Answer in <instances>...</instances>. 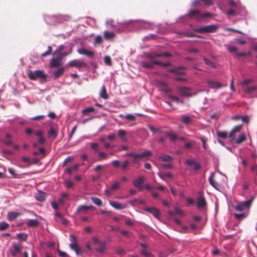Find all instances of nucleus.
<instances>
[{"mask_svg": "<svg viewBox=\"0 0 257 257\" xmlns=\"http://www.w3.org/2000/svg\"><path fill=\"white\" fill-rule=\"evenodd\" d=\"M35 142L33 143V155H42L43 156L46 155V150L42 146L46 142V140L44 137L43 132L39 130L35 132Z\"/></svg>", "mask_w": 257, "mask_h": 257, "instance_id": "1", "label": "nucleus"}, {"mask_svg": "<svg viewBox=\"0 0 257 257\" xmlns=\"http://www.w3.org/2000/svg\"><path fill=\"white\" fill-rule=\"evenodd\" d=\"M152 155L151 152L147 151L142 154H136L134 153H128L125 155L126 157H133V159L132 161V164H136L138 163L139 160L143 158L150 156Z\"/></svg>", "mask_w": 257, "mask_h": 257, "instance_id": "2", "label": "nucleus"}, {"mask_svg": "<svg viewBox=\"0 0 257 257\" xmlns=\"http://www.w3.org/2000/svg\"><path fill=\"white\" fill-rule=\"evenodd\" d=\"M70 237L71 243L69 244V247L72 250L75 251L77 255H82L84 251L79 246L76 236L74 234H71Z\"/></svg>", "mask_w": 257, "mask_h": 257, "instance_id": "3", "label": "nucleus"}, {"mask_svg": "<svg viewBox=\"0 0 257 257\" xmlns=\"http://www.w3.org/2000/svg\"><path fill=\"white\" fill-rule=\"evenodd\" d=\"M218 27L215 25H209L195 29L194 31L199 33H214L218 29Z\"/></svg>", "mask_w": 257, "mask_h": 257, "instance_id": "4", "label": "nucleus"}, {"mask_svg": "<svg viewBox=\"0 0 257 257\" xmlns=\"http://www.w3.org/2000/svg\"><path fill=\"white\" fill-rule=\"evenodd\" d=\"M172 56V54L168 52H165V53H156V52H150L147 53L145 54L146 58L150 59L153 60L155 59L157 57H168Z\"/></svg>", "mask_w": 257, "mask_h": 257, "instance_id": "5", "label": "nucleus"}, {"mask_svg": "<svg viewBox=\"0 0 257 257\" xmlns=\"http://www.w3.org/2000/svg\"><path fill=\"white\" fill-rule=\"evenodd\" d=\"M252 201V199H251L238 204L234 207V209L237 211H242L246 209H248L251 204Z\"/></svg>", "mask_w": 257, "mask_h": 257, "instance_id": "6", "label": "nucleus"}, {"mask_svg": "<svg viewBox=\"0 0 257 257\" xmlns=\"http://www.w3.org/2000/svg\"><path fill=\"white\" fill-rule=\"evenodd\" d=\"M67 66L69 67H74L78 69L81 68H86L87 67L86 63L83 60H74L70 61Z\"/></svg>", "mask_w": 257, "mask_h": 257, "instance_id": "7", "label": "nucleus"}, {"mask_svg": "<svg viewBox=\"0 0 257 257\" xmlns=\"http://www.w3.org/2000/svg\"><path fill=\"white\" fill-rule=\"evenodd\" d=\"M47 76L42 70H37L33 72V80L40 79L42 82L47 81Z\"/></svg>", "mask_w": 257, "mask_h": 257, "instance_id": "8", "label": "nucleus"}, {"mask_svg": "<svg viewBox=\"0 0 257 257\" xmlns=\"http://www.w3.org/2000/svg\"><path fill=\"white\" fill-rule=\"evenodd\" d=\"M210 184L215 189L219 190L221 187V184L217 180L215 177L214 173H212L208 179Z\"/></svg>", "mask_w": 257, "mask_h": 257, "instance_id": "9", "label": "nucleus"}, {"mask_svg": "<svg viewBox=\"0 0 257 257\" xmlns=\"http://www.w3.org/2000/svg\"><path fill=\"white\" fill-rule=\"evenodd\" d=\"M191 89L189 87H181L179 88V91L180 93L184 96L185 97H191L195 95L197 93H191L190 92Z\"/></svg>", "mask_w": 257, "mask_h": 257, "instance_id": "10", "label": "nucleus"}, {"mask_svg": "<svg viewBox=\"0 0 257 257\" xmlns=\"http://www.w3.org/2000/svg\"><path fill=\"white\" fill-rule=\"evenodd\" d=\"M242 127V124L237 125L235 126L232 130L230 131V132L229 134V138L230 139L231 141H234L235 138V136L236 135V134L238 133L240 130L241 129Z\"/></svg>", "mask_w": 257, "mask_h": 257, "instance_id": "11", "label": "nucleus"}, {"mask_svg": "<svg viewBox=\"0 0 257 257\" xmlns=\"http://www.w3.org/2000/svg\"><path fill=\"white\" fill-rule=\"evenodd\" d=\"M145 181L144 177L139 176L137 179L133 181V185L139 190H142L144 187V183Z\"/></svg>", "mask_w": 257, "mask_h": 257, "instance_id": "12", "label": "nucleus"}, {"mask_svg": "<svg viewBox=\"0 0 257 257\" xmlns=\"http://www.w3.org/2000/svg\"><path fill=\"white\" fill-rule=\"evenodd\" d=\"M93 208L94 207L92 205H82L78 207L77 209V212L81 214H86L88 212V210H92Z\"/></svg>", "mask_w": 257, "mask_h": 257, "instance_id": "13", "label": "nucleus"}, {"mask_svg": "<svg viewBox=\"0 0 257 257\" xmlns=\"http://www.w3.org/2000/svg\"><path fill=\"white\" fill-rule=\"evenodd\" d=\"M21 251V244L20 243H14L13 244V248L11 249L10 252L13 256H17Z\"/></svg>", "mask_w": 257, "mask_h": 257, "instance_id": "14", "label": "nucleus"}, {"mask_svg": "<svg viewBox=\"0 0 257 257\" xmlns=\"http://www.w3.org/2000/svg\"><path fill=\"white\" fill-rule=\"evenodd\" d=\"M109 204L114 208L121 210L127 207L126 204H120L116 201H109Z\"/></svg>", "mask_w": 257, "mask_h": 257, "instance_id": "15", "label": "nucleus"}, {"mask_svg": "<svg viewBox=\"0 0 257 257\" xmlns=\"http://www.w3.org/2000/svg\"><path fill=\"white\" fill-rule=\"evenodd\" d=\"M157 61L151 60L150 62L142 61L141 62L142 67L145 69H152L154 68Z\"/></svg>", "mask_w": 257, "mask_h": 257, "instance_id": "16", "label": "nucleus"}, {"mask_svg": "<svg viewBox=\"0 0 257 257\" xmlns=\"http://www.w3.org/2000/svg\"><path fill=\"white\" fill-rule=\"evenodd\" d=\"M186 164L188 166H192L195 170H199L201 167L200 165L193 159L187 160Z\"/></svg>", "mask_w": 257, "mask_h": 257, "instance_id": "17", "label": "nucleus"}, {"mask_svg": "<svg viewBox=\"0 0 257 257\" xmlns=\"http://www.w3.org/2000/svg\"><path fill=\"white\" fill-rule=\"evenodd\" d=\"M207 83L211 88H220L222 87V85L220 83L216 81L208 80Z\"/></svg>", "mask_w": 257, "mask_h": 257, "instance_id": "18", "label": "nucleus"}, {"mask_svg": "<svg viewBox=\"0 0 257 257\" xmlns=\"http://www.w3.org/2000/svg\"><path fill=\"white\" fill-rule=\"evenodd\" d=\"M197 206L198 208H203L206 205V201L205 198L200 196L197 199Z\"/></svg>", "mask_w": 257, "mask_h": 257, "instance_id": "19", "label": "nucleus"}, {"mask_svg": "<svg viewBox=\"0 0 257 257\" xmlns=\"http://www.w3.org/2000/svg\"><path fill=\"white\" fill-rule=\"evenodd\" d=\"M61 65L62 62L59 61L55 57L52 58L49 63V66L51 68L59 67Z\"/></svg>", "mask_w": 257, "mask_h": 257, "instance_id": "20", "label": "nucleus"}, {"mask_svg": "<svg viewBox=\"0 0 257 257\" xmlns=\"http://www.w3.org/2000/svg\"><path fill=\"white\" fill-rule=\"evenodd\" d=\"M127 132L126 131L123 130H119L118 131L117 135L121 140L123 142H126L127 141V138L126 137Z\"/></svg>", "mask_w": 257, "mask_h": 257, "instance_id": "21", "label": "nucleus"}, {"mask_svg": "<svg viewBox=\"0 0 257 257\" xmlns=\"http://www.w3.org/2000/svg\"><path fill=\"white\" fill-rule=\"evenodd\" d=\"M146 211L152 213L156 218H158L160 216L159 211L155 208H146Z\"/></svg>", "mask_w": 257, "mask_h": 257, "instance_id": "22", "label": "nucleus"}, {"mask_svg": "<svg viewBox=\"0 0 257 257\" xmlns=\"http://www.w3.org/2000/svg\"><path fill=\"white\" fill-rule=\"evenodd\" d=\"M104 37L107 40H112L115 37V34L112 32L105 31L104 32Z\"/></svg>", "mask_w": 257, "mask_h": 257, "instance_id": "23", "label": "nucleus"}, {"mask_svg": "<svg viewBox=\"0 0 257 257\" xmlns=\"http://www.w3.org/2000/svg\"><path fill=\"white\" fill-rule=\"evenodd\" d=\"M64 72V68L63 67H59L57 70L54 71L53 75L55 78H58Z\"/></svg>", "mask_w": 257, "mask_h": 257, "instance_id": "24", "label": "nucleus"}, {"mask_svg": "<svg viewBox=\"0 0 257 257\" xmlns=\"http://www.w3.org/2000/svg\"><path fill=\"white\" fill-rule=\"evenodd\" d=\"M97 245L99 247L96 249V251L100 253H104L106 250V243L104 242H101Z\"/></svg>", "mask_w": 257, "mask_h": 257, "instance_id": "25", "label": "nucleus"}, {"mask_svg": "<svg viewBox=\"0 0 257 257\" xmlns=\"http://www.w3.org/2000/svg\"><path fill=\"white\" fill-rule=\"evenodd\" d=\"M242 90L244 92V93L246 94H250L251 93L254 92L257 89L256 86H246L244 87V88L242 89Z\"/></svg>", "mask_w": 257, "mask_h": 257, "instance_id": "26", "label": "nucleus"}, {"mask_svg": "<svg viewBox=\"0 0 257 257\" xmlns=\"http://www.w3.org/2000/svg\"><path fill=\"white\" fill-rule=\"evenodd\" d=\"M20 215L21 213L19 212H10L8 214V219L10 221H13L16 218H17Z\"/></svg>", "mask_w": 257, "mask_h": 257, "instance_id": "27", "label": "nucleus"}, {"mask_svg": "<svg viewBox=\"0 0 257 257\" xmlns=\"http://www.w3.org/2000/svg\"><path fill=\"white\" fill-rule=\"evenodd\" d=\"M78 52L83 55H86L88 57H92L93 56V53L92 51H88L85 49L82 48L78 50Z\"/></svg>", "mask_w": 257, "mask_h": 257, "instance_id": "28", "label": "nucleus"}, {"mask_svg": "<svg viewBox=\"0 0 257 257\" xmlns=\"http://www.w3.org/2000/svg\"><path fill=\"white\" fill-rule=\"evenodd\" d=\"M188 16L190 18H200V13L198 10H191L188 14Z\"/></svg>", "mask_w": 257, "mask_h": 257, "instance_id": "29", "label": "nucleus"}, {"mask_svg": "<svg viewBox=\"0 0 257 257\" xmlns=\"http://www.w3.org/2000/svg\"><path fill=\"white\" fill-rule=\"evenodd\" d=\"M246 139V136L244 134H241L237 138H236L234 141L237 144H240L245 141Z\"/></svg>", "mask_w": 257, "mask_h": 257, "instance_id": "30", "label": "nucleus"}, {"mask_svg": "<svg viewBox=\"0 0 257 257\" xmlns=\"http://www.w3.org/2000/svg\"><path fill=\"white\" fill-rule=\"evenodd\" d=\"M99 95L101 98H102L104 99H106L108 98V95L106 92V88L104 85L102 86Z\"/></svg>", "mask_w": 257, "mask_h": 257, "instance_id": "31", "label": "nucleus"}, {"mask_svg": "<svg viewBox=\"0 0 257 257\" xmlns=\"http://www.w3.org/2000/svg\"><path fill=\"white\" fill-rule=\"evenodd\" d=\"M45 193L42 191H39L37 194L36 195L35 198L39 201H43L45 200Z\"/></svg>", "mask_w": 257, "mask_h": 257, "instance_id": "32", "label": "nucleus"}, {"mask_svg": "<svg viewBox=\"0 0 257 257\" xmlns=\"http://www.w3.org/2000/svg\"><path fill=\"white\" fill-rule=\"evenodd\" d=\"M165 135L169 138L171 142H174L177 141L178 136L176 134L170 132H166Z\"/></svg>", "mask_w": 257, "mask_h": 257, "instance_id": "33", "label": "nucleus"}, {"mask_svg": "<svg viewBox=\"0 0 257 257\" xmlns=\"http://www.w3.org/2000/svg\"><path fill=\"white\" fill-rule=\"evenodd\" d=\"M181 121L185 124H189L191 122L192 119L189 116L182 115L181 116Z\"/></svg>", "mask_w": 257, "mask_h": 257, "instance_id": "34", "label": "nucleus"}, {"mask_svg": "<svg viewBox=\"0 0 257 257\" xmlns=\"http://www.w3.org/2000/svg\"><path fill=\"white\" fill-rule=\"evenodd\" d=\"M120 117L121 118H124L126 119L129 121H134L136 120V117L135 115L132 114H127L125 115L121 114L120 115Z\"/></svg>", "mask_w": 257, "mask_h": 257, "instance_id": "35", "label": "nucleus"}, {"mask_svg": "<svg viewBox=\"0 0 257 257\" xmlns=\"http://www.w3.org/2000/svg\"><path fill=\"white\" fill-rule=\"evenodd\" d=\"M159 158L160 160L166 162H171L173 159L172 157L166 154L162 155Z\"/></svg>", "mask_w": 257, "mask_h": 257, "instance_id": "36", "label": "nucleus"}, {"mask_svg": "<svg viewBox=\"0 0 257 257\" xmlns=\"http://www.w3.org/2000/svg\"><path fill=\"white\" fill-rule=\"evenodd\" d=\"M159 176L163 180H165L166 177H168L171 178L173 177V175L171 173H167L165 174H162L161 173H158Z\"/></svg>", "mask_w": 257, "mask_h": 257, "instance_id": "37", "label": "nucleus"}, {"mask_svg": "<svg viewBox=\"0 0 257 257\" xmlns=\"http://www.w3.org/2000/svg\"><path fill=\"white\" fill-rule=\"evenodd\" d=\"M253 80L251 79H247L240 83V85L242 87V89L244 88V87L247 86V85L252 82Z\"/></svg>", "mask_w": 257, "mask_h": 257, "instance_id": "38", "label": "nucleus"}, {"mask_svg": "<svg viewBox=\"0 0 257 257\" xmlns=\"http://www.w3.org/2000/svg\"><path fill=\"white\" fill-rule=\"evenodd\" d=\"M120 183L119 181H116L114 182V183L111 185V188L113 191H116L118 190L120 188Z\"/></svg>", "mask_w": 257, "mask_h": 257, "instance_id": "39", "label": "nucleus"}, {"mask_svg": "<svg viewBox=\"0 0 257 257\" xmlns=\"http://www.w3.org/2000/svg\"><path fill=\"white\" fill-rule=\"evenodd\" d=\"M203 60H204L205 63L206 65H207L208 66L211 67L212 68H216V64L215 63H214L213 62H212V61H211L210 60H209L206 58H205L203 59Z\"/></svg>", "mask_w": 257, "mask_h": 257, "instance_id": "40", "label": "nucleus"}, {"mask_svg": "<svg viewBox=\"0 0 257 257\" xmlns=\"http://www.w3.org/2000/svg\"><path fill=\"white\" fill-rule=\"evenodd\" d=\"M91 199L94 204L98 206H101L102 205V201L99 198L97 197H92Z\"/></svg>", "mask_w": 257, "mask_h": 257, "instance_id": "41", "label": "nucleus"}, {"mask_svg": "<svg viewBox=\"0 0 257 257\" xmlns=\"http://www.w3.org/2000/svg\"><path fill=\"white\" fill-rule=\"evenodd\" d=\"M94 110L95 109L92 107H86L82 110V113L83 114H86L89 113L93 112L94 111Z\"/></svg>", "mask_w": 257, "mask_h": 257, "instance_id": "42", "label": "nucleus"}, {"mask_svg": "<svg viewBox=\"0 0 257 257\" xmlns=\"http://www.w3.org/2000/svg\"><path fill=\"white\" fill-rule=\"evenodd\" d=\"M91 148L96 153H98L99 151V149L98 148L99 145L97 143H91L90 144Z\"/></svg>", "mask_w": 257, "mask_h": 257, "instance_id": "43", "label": "nucleus"}, {"mask_svg": "<svg viewBox=\"0 0 257 257\" xmlns=\"http://www.w3.org/2000/svg\"><path fill=\"white\" fill-rule=\"evenodd\" d=\"M17 236L21 240L25 241L27 239L28 235L26 233H20L17 234Z\"/></svg>", "mask_w": 257, "mask_h": 257, "instance_id": "44", "label": "nucleus"}, {"mask_svg": "<svg viewBox=\"0 0 257 257\" xmlns=\"http://www.w3.org/2000/svg\"><path fill=\"white\" fill-rule=\"evenodd\" d=\"M48 135L49 137H53L56 138L57 137V133L55 130L53 128H51L48 132Z\"/></svg>", "mask_w": 257, "mask_h": 257, "instance_id": "45", "label": "nucleus"}, {"mask_svg": "<svg viewBox=\"0 0 257 257\" xmlns=\"http://www.w3.org/2000/svg\"><path fill=\"white\" fill-rule=\"evenodd\" d=\"M78 167V164H75L73 167L67 169L66 172L69 174H71L73 171L76 170Z\"/></svg>", "mask_w": 257, "mask_h": 257, "instance_id": "46", "label": "nucleus"}, {"mask_svg": "<svg viewBox=\"0 0 257 257\" xmlns=\"http://www.w3.org/2000/svg\"><path fill=\"white\" fill-rule=\"evenodd\" d=\"M104 168V166L97 165L95 167L94 170L96 173H100L101 172H103Z\"/></svg>", "mask_w": 257, "mask_h": 257, "instance_id": "47", "label": "nucleus"}, {"mask_svg": "<svg viewBox=\"0 0 257 257\" xmlns=\"http://www.w3.org/2000/svg\"><path fill=\"white\" fill-rule=\"evenodd\" d=\"M9 227V224L6 222H0V230H4Z\"/></svg>", "mask_w": 257, "mask_h": 257, "instance_id": "48", "label": "nucleus"}, {"mask_svg": "<svg viewBox=\"0 0 257 257\" xmlns=\"http://www.w3.org/2000/svg\"><path fill=\"white\" fill-rule=\"evenodd\" d=\"M217 136L218 137L225 139L227 136V134L226 132H217Z\"/></svg>", "mask_w": 257, "mask_h": 257, "instance_id": "49", "label": "nucleus"}, {"mask_svg": "<svg viewBox=\"0 0 257 257\" xmlns=\"http://www.w3.org/2000/svg\"><path fill=\"white\" fill-rule=\"evenodd\" d=\"M52 51V47L50 46H49L48 47V50L46 52H45V53H43L42 54V56L43 57H46L48 55H49L51 54Z\"/></svg>", "mask_w": 257, "mask_h": 257, "instance_id": "50", "label": "nucleus"}, {"mask_svg": "<svg viewBox=\"0 0 257 257\" xmlns=\"http://www.w3.org/2000/svg\"><path fill=\"white\" fill-rule=\"evenodd\" d=\"M97 153L98 154L99 157L101 158L102 160L106 159L107 158V154L102 152H100V151Z\"/></svg>", "mask_w": 257, "mask_h": 257, "instance_id": "51", "label": "nucleus"}, {"mask_svg": "<svg viewBox=\"0 0 257 257\" xmlns=\"http://www.w3.org/2000/svg\"><path fill=\"white\" fill-rule=\"evenodd\" d=\"M65 48V46L64 45H60L59 46L56 50L52 54V55H56L58 53H60Z\"/></svg>", "mask_w": 257, "mask_h": 257, "instance_id": "52", "label": "nucleus"}, {"mask_svg": "<svg viewBox=\"0 0 257 257\" xmlns=\"http://www.w3.org/2000/svg\"><path fill=\"white\" fill-rule=\"evenodd\" d=\"M250 54V52H243V53H236V56L237 57H244V56H247Z\"/></svg>", "mask_w": 257, "mask_h": 257, "instance_id": "53", "label": "nucleus"}, {"mask_svg": "<svg viewBox=\"0 0 257 257\" xmlns=\"http://www.w3.org/2000/svg\"><path fill=\"white\" fill-rule=\"evenodd\" d=\"M156 65H159L164 67H168L170 66V63L169 62L162 63L160 61H157L156 62Z\"/></svg>", "mask_w": 257, "mask_h": 257, "instance_id": "54", "label": "nucleus"}, {"mask_svg": "<svg viewBox=\"0 0 257 257\" xmlns=\"http://www.w3.org/2000/svg\"><path fill=\"white\" fill-rule=\"evenodd\" d=\"M180 68H175V69L168 70V72H169L170 73H174L183 74V73L180 72Z\"/></svg>", "mask_w": 257, "mask_h": 257, "instance_id": "55", "label": "nucleus"}, {"mask_svg": "<svg viewBox=\"0 0 257 257\" xmlns=\"http://www.w3.org/2000/svg\"><path fill=\"white\" fill-rule=\"evenodd\" d=\"M104 62L106 64L108 65H111V61L110 58L109 56H105L104 57Z\"/></svg>", "mask_w": 257, "mask_h": 257, "instance_id": "56", "label": "nucleus"}, {"mask_svg": "<svg viewBox=\"0 0 257 257\" xmlns=\"http://www.w3.org/2000/svg\"><path fill=\"white\" fill-rule=\"evenodd\" d=\"M102 38L101 36H97L95 39V42L97 44H101L102 42Z\"/></svg>", "mask_w": 257, "mask_h": 257, "instance_id": "57", "label": "nucleus"}, {"mask_svg": "<svg viewBox=\"0 0 257 257\" xmlns=\"http://www.w3.org/2000/svg\"><path fill=\"white\" fill-rule=\"evenodd\" d=\"M227 50L230 53L235 52L237 51V48L234 46H228L227 47Z\"/></svg>", "mask_w": 257, "mask_h": 257, "instance_id": "58", "label": "nucleus"}, {"mask_svg": "<svg viewBox=\"0 0 257 257\" xmlns=\"http://www.w3.org/2000/svg\"><path fill=\"white\" fill-rule=\"evenodd\" d=\"M129 161L128 160H125L123 162L122 166H121V169L123 170H124L126 169V168L127 167V166L129 165Z\"/></svg>", "mask_w": 257, "mask_h": 257, "instance_id": "59", "label": "nucleus"}, {"mask_svg": "<svg viewBox=\"0 0 257 257\" xmlns=\"http://www.w3.org/2000/svg\"><path fill=\"white\" fill-rule=\"evenodd\" d=\"M185 35L187 37H198V38H201V36H196V35H194L192 32H189L186 33L185 34Z\"/></svg>", "mask_w": 257, "mask_h": 257, "instance_id": "60", "label": "nucleus"}, {"mask_svg": "<svg viewBox=\"0 0 257 257\" xmlns=\"http://www.w3.org/2000/svg\"><path fill=\"white\" fill-rule=\"evenodd\" d=\"M234 218L237 219H240L241 218H243L244 217V213H240V214H234Z\"/></svg>", "mask_w": 257, "mask_h": 257, "instance_id": "61", "label": "nucleus"}, {"mask_svg": "<svg viewBox=\"0 0 257 257\" xmlns=\"http://www.w3.org/2000/svg\"><path fill=\"white\" fill-rule=\"evenodd\" d=\"M66 187L68 188L73 187L74 184L70 181H66Z\"/></svg>", "mask_w": 257, "mask_h": 257, "instance_id": "62", "label": "nucleus"}, {"mask_svg": "<svg viewBox=\"0 0 257 257\" xmlns=\"http://www.w3.org/2000/svg\"><path fill=\"white\" fill-rule=\"evenodd\" d=\"M92 240L94 243L97 245L99 244L101 242V241H100L99 238L96 236H93L92 238Z\"/></svg>", "mask_w": 257, "mask_h": 257, "instance_id": "63", "label": "nucleus"}, {"mask_svg": "<svg viewBox=\"0 0 257 257\" xmlns=\"http://www.w3.org/2000/svg\"><path fill=\"white\" fill-rule=\"evenodd\" d=\"M251 171L252 172L257 173V165L256 164H254L251 166Z\"/></svg>", "mask_w": 257, "mask_h": 257, "instance_id": "64", "label": "nucleus"}]
</instances>
